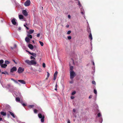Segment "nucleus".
Segmentation results:
<instances>
[{"instance_id": "6e6552de", "label": "nucleus", "mask_w": 123, "mask_h": 123, "mask_svg": "<svg viewBox=\"0 0 123 123\" xmlns=\"http://www.w3.org/2000/svg\"><path fill=\"white\" fill-rule=\"evenodd\" d=\"M22 13L25 16H27L28 15V13L25 10H23L22 11Z\"/></svg>"}, {"instance_id": "338daca9", "label": "nucleus", "mask_w": 123, "mask_h": 123, "mask_svg": "<svg viewBox=\"0 0 123 123\" xmlns=\"http://www.w3.org/2000/svg\"><path fill=\"white\" fill-rule=\"evenodd\" d=\"M17 84H18L19 85V86H21L20 84L18 82V83H17Z\"/></svg>"}, {"instance_id": "f03ea898", "label": "nucleus", "mask_w": 123, "mask_h": 123, "mask_svg": "<svg viewBox=\"0 0 123 123\" xmlns=\"http://www.w3.org/2000/svg\"><path fill=\"white\" fill-rule=\"evenodd\" d=\"M34 112L35 113H37V112H41L42 111V110L41 108L40 107H37L36 108V109H35L34 110Z\"/></svg>"}, {"instance_id": "0e129e2a", "label": "nucleus", "mask_w": 123, "mask_h": 123, "mask_svg": "<svg viewBox=\"0 0 123 123\" xmlns=\"http://www.w3.org/2000/svg\"><path fill=\"white\" fill-rule=\"evenodd\" d=\"M26 28L27 30H28L29 29V28L27 27L26 26Z\"/></svg>"}, {"instance_id": "4468645a", "label": "nucleus", "mask_w": 123, "mask_h": 123, "mask_svg": "<svg viewBox=\"0 0 123 123\" xmlns=\"http://www.w3.org/2000/svg\"><path fill=\"white\" fill-rule=\"evenodd\" d=\"M7 66V64L5 63V64H2L0 66L2 68H6Z\"/></svg>"}, {"instance_id": "6ab92c4d", "label": "nucleus", "mask_w": 123, "mask_h": 123, "mask_svg": "<svg viewBox=\"0 0 123 123\" xmlns=\"http://www.w3.org/2000/svg\"><path fill=\"white\" fill-rule=\"evenodd\" d=\"M28 47L29 48L31 49H32L33 48V46L32 44H28Z\"/></svg>"}, {"instance_id": "c756f323", "label": "nucleus", "mask_w": 123, "mask_h": 123, "mask_svg": "<svg viewBox=\"0 0 123 123\" xmlns=\"http://www.w3.org/2000/svg\"><path fill=\"white\" fill-rule=\"evenodd\" d=\"M4 61L2 59H1L0 60V65L1 66V65L3 64V63H4Z\"/></svg>"}, {"instance_id": "9b49d317", "label": "nucleus", "mask_w": 123, "mask_h": 123, "mask_svg": "<svg viewBox=\"0 0 123 123\" xmlns=\"http://www.w3.org/2000/svg\"><path fill=\"white\" fill-rule=\"evenodd\" d=\"M80 8V10L81 13L82 14H84L85 13V11L84 9L83 8V7H81Z\"/></svg>"}, {"instance_id": "473e14b6", "label": "nucleus", "mask_w": 123, "mask_h": 123, "mask_svg": "<svg viewBox=\"0 0 123 123\" xmlns=\"http://www.w3.org/2000/svg\"><path fill=\"white\" fill-rule=\"evenodd\" d=\"M39 43L41 46H43V42H42L40 41H39Z\"/></svg>"}, {"instance_id": "3c124183", "label": "nucleus", "mask_w": 123, "mask_h": 123, "mask_svg": "<svg viewBox=\"0 0 123 123\" xmlns=\"http://www.w3.org/2000/svg\"><path fill=\"white\" fill-rule=\"evenodd\" d=\"M74 97L73 96H71V98L72 99H73L74 98Z\"/></svg>"}, {"instance_id": "412c9836", "label": "nucleus", "mask_w": 123, "mask_h": 123, "mask_svg": "<svg viewBox=\"0 0 123 123\" xmlns=\"http://www.w3.org/2000/svg\"><path fill=\"white\" fill-rule=\"evenodd\" d=\"M69 66H70V71H74L73 70L74 68V67L73 66H71V65L70 64L69 65Z\"/></svg>"}, {"instance_id": "bf43d9fd", "label": "nucleus", "mask_w": 123, "mask_h": 123, "mask_svg": "<svg viewBox=\"0 0 123 123\" xmlns=\"http://www.w3.org/2000/svg\"><path fill=\"white\" fill-rule=\"evenodd\" d=\"M92 63L93 64V65L94 66V62L93 61H92Z\"/></svg>"}, {"instance_id": "ddd939ff", "label": "nucleus", "mask_w": 123, "mask_h": 123, "mask_svg": "<svg viewBox=\"0 0 123 123\" xmlns=\"http://www.w3.org/2000/svg\"><path fill=\"white\" fill-rule=\"evenodd\" d=\"M9 90L11 92L13 91L14 90V86L13 85H11Z\"/></svg>"}, {"instance_id": "f704fd0d", "label": "nucleus", "mask_w": 123, "mask_h": 123, "mask_svg": "<svg viewBox=\"0 0 123 123\" xmlns=\"http://www.w3.org/2000/svg\"><path fill=\"white\" fill-rule=\"evenodd\" d=\"M94 93L96 94H97V90L96 89H94Z\"/></svg>"}, {"instance_id": "cd10ccee", "label": "nucleus", "mask_w": 123, "mask_h": 123, "mask_svg": "<svg viewBox=\"0 0 123 123\" xmlns=\"http://www.w3.org/2000/svg\"><path fill=\"white\" fill-rule=\"evenodd\" d=\"M34 31V30H30L29 31V32H28V33L30 34H31Z\"/></svg>"}, {"instance_id": "4c0bfd02", "label": "nucleus", "mask_w": 123, "mask_h": 123, "mask_svg": "<svg viewBox=\"0 0 123 123\" xmlns=\"http://www.w3.org/2000/svg\"><path fill=\"white\" fill-rule=\"evenodd\" d=\"M43 68H44L46 67L45 64L44 63H43Z\"/></svg>"}, {"instance_id": "052dcab7", "label": "nucleus", "mask_w": 123, "mask_h": 123, "mask_svg": "<svg viewBox=\"0 0 123 123\" xmlns=\"http://www.w3.org/2000/svg\"><path fill=\"white\" fill-rule=\"evenodd\" d=\"M92 96L91 95L89 97V98H92Z\"/></svg>"}, {"instance_id": "58836bf2", "label": "nucleus", "mask_w": 123, "mask_h": 123, "mask_svg": "<svg viewBox=\"0 0 123 123\" xmlns=\"http://www.w3.org/2000/svg\"><path fill=\"white\" fill-rule=\"evenodd\" d=\"M76 92L75 91H74L72 92V94L73 95H74V94H75Z\"/></svg>"}, {"instance_id": "8fccbe9b", "label": "nucleus", "mask_w": 123, "mask_h": 123, "mask_svg": "<svg viewBox=\"0 0 123 123\" xmlns=\"http://www.w3.org/2000/svg\"><path fill=\"white\" fill-rule=\"evenodd\" d=\"M68 18H69L70 19L71 18V16L70 15H68Z\"/></svg>"}, {"instance_id": "e2e57ef3", "label": "nucleus", "mask_w": 123, "mask_h": 123, "mask_svg": "<svg viewBox=\"0 0 123 123\" xmlns=\"http://www.w3.org/2000/svg\"><path fill=\"white\" fill-rule=\"evenodd\" d=\"M2 120V118L0 117V121Z\"/></svg>"}, {"instance_id": "1a4fd4ad", "label": "nucleus", "mask_w": 123, "mask_h": 123, "mask_svg": "<svg viewBox=\"0 0 123 123\" xmlns=\"http://www.w3.org/2000/svg\"><path fill=\"white\" fill-rule=\"evenodd\" d=\"M17 70V68L16 67H13L11 69L10 72H13L14 71H15Z\"/></svg>"}, {"instance_id": "c9c22d12", "label": "nucleus", "mask_w": 123, "mask_h": 123, "mask_svg": "<svg viewBox=\"0 0 123 123\" xmlns=\"http://www.w3.org/2000/svg\"><path fill=\"white\" fill-rule=\"evenodd\" d=\"M34 106L33 105H30L29 106V107L30 108H31L33 107Z\"/></svg>"}, {"instance_id": "49530a36", "label": "nucleus", "mask_w": 123, "mask_h": 123, "mask_svg": "<svg viewBox=\"0 0 123 123\" xmlns=\"http://www.w3.org/2000/svg\"><path fill=\"white\" fill-rule=\"evenodd\" d=\"M14 82L16 84H17L18 83V82L15 80H14Z\"/></svg>"}, {"instance_id": "864d4df0", "label": "nucleus", "mask_w": 123, "mask_h": 123, "mask_svg": "<svg viewBox=\"0 0 123 123\" xmlns=\"http://www.w3.org/2000/svg\"><path fill=\"white\" fill-rule=\"evenodd\" d=\"M12 61H13L15 63V64H17V63L15 62V60H12Z\"/></svg>"}, {"instance_id": "2eb2a0df", "label": "nucleus", "mask_w": 123, "mask_h": 123, "mask_svg": "<svg viewBox=\"0 0 123 123\" xmlns=\"http://www.w3.org/2000/svg\"><path fill=\"white\" fill-rule=\"evenodd\" d=\"M25 62L28 65H30V61L28 60H25Z\"/></svg>"}, {"instance_id": "393cba45", "label": "nucleus", "mask_w": 123, "mask_h": 123, "mask_svg": "<svg viewBox=\"0 0 123 123\" xmlns=\"http://www.w3.org/2000/svg\"><path fill=\"white\" fill-rule=\"evenodd\" d=\"M19 18L20 19H22L23 18V16L22 15H18Z\"/></svg>"}, {"instance_id": "6e6d98bb", "label": "nucleus", "mask_w": 123, "mask_h": 123, "mask_svg": "<svg viewBox=\"0 0 123 123\" xmlns=\"http://www.w3.org/2000/svg\"><path fill=\"white\" fill-rule=\"evenodd\" d=\"M67 123H70V120H68Z\"/></svg>"}, {"instance_id": "37998d69", "label": "nucleus", "mask_w": 123, "mask_h": 123, "mask_svg": "<svg viewBox=\"0 0 123 123\" xmlns=\"http://www.w3.org/2000/svg\"><path fill=\"white\" fill-rule=\"evenodd\" d=\"M71 33V31H68L67 32V34H69Z\"/></svg>"}, {"instance_id": "de8ad7c7", "label": "nucleus", "mask_w": 123, "mask_h": 123, "mask_svg": "<svg viewBox=\"0 0 123 123\" xmlns=\"http://www.w3.org/2000/svg\"><path fill=\"white\" fill-rule=\"evenodd\" d=\"M102 120H102V119L101 118H100V122L101 123L102 122Z\"/></svg>"}, {"instance_id": "680f3d73", "label": "nucleus", "mask_w": 123, "mask_h": 123, "mask_svg": "<svg viewBox=\"0 0 123 123\" xmlns=\"http://www.w3.org/2000/svg\"><path fill=\"white\" fill-rule=\"evenodd\" d=\"M11 80H12L13 81H14V80H15L14 79H12V78H11Z\"/></svg>"}, {"instance_id": "5701e85b", "label": "nucleus", "mask_w": 123, "mask_h": 123, "mask_svg": "<svg viewBox=\"0 0 123 123\" xmlns=\"http://www.w3.org/2000/svg\"><path fill=\"white\" fill-rule=\"evenodd\" d=\"M25 40L27 43H28L29 42L30 39L29 37H26L25 38Z\"/></svg>"}, {"instance_id": "13d9d810", "label": "nucleus", "mask_w": 123, "mask_h": 123, "mask_svg": "<svg viewBox=\"0 0 123 123\" xmlns=\"http://www.w3.org/2000/svg\"><path fill=\"white\" fill-rule=\"evenodd\" d=\"M22 105L24 106H25L26 105H25V104H24V103H23V104H22Z\"/></svg>"}, {"instance_id": "c03bdc74", "label": "nucleus", "mask_w": 123, "mask_h": 123, "mask_svg": "<svg viewBox=\"0 0 123 123\" xmlns=\"http://www.w3.org/2000/svg\"><path fill=\"white\" fill-rule=\"evenodd\" d=\"M92 83L93 84L95 85L96 84V83L93 80L92 81Z\"/></svg>"}, {"instance_id": "ea45409f", "label": "nucleus", "mask_w": 123, "mask_h": 123, "mask_svg": "<svg viewBox=\"0 0 123 123\" xmlns=\"http://www.w3.org/2000/svg\"><path fill=\"white\" fill-rule=\"evenodd\" d=\"M47 78H48L49 77V75H50V74H49V73L48 72H47Z\"/></svg>"}, {"instance_id": "0eeeda50", "label": "nucleus", "mask_w": 123, "mask_h": 123, "mask_svg": "<svg viewBox=\"0 0 123 123\" xmlns=\"http://www.w3.org/2000/svg\"><path fill=\"white\" fill-rule=\"evenodd\" d=\"M16 20L14 18H13L11 20V22L12 24L14 25H16L17 24V23L16 21Z\"/></svg>"}, {"instance_id": "09e8293b", "label": "nucleus", "mask_w": 123, "mask_h": 123, "mask_svg": "<svg viewBox=\"0 0 123 123\" xmlns=\"http://www.w3.org/2000/svg\"><path fill=\"white\" fill-rule=\"evenodd\" d=\"M2 86L3 88H6V85H2Z\"/></svg>"}, {"instance_id": "4be33fe9", "label": "nucleus", "mask_w": 123, "mask_h": 123, "mask_svg": "<svg viewBox=\"0 0 123 123\" xmlns=\"http://www.w3.org/2000/svg\"><path fill=\"white\" fill-rule=\"evenodd\" d=\"M9 114L13 117V118H15V115L13 113L10 111H9Z\"/></svg>"}, {"instance_id": "5fc2aeb1", "label": "nucleus", "mask_w": 123, "mask_h": 123, "mask_svg": "<svg viewBox=\"0 0 123 123\" xmlns=\"http://www.w3.org/2000/svg\"><path fill=\"white\" fill-rule=\"evenodd\" d=\"M39 36H40V34L39 33H38V34L37 35V37H39Z\"/></svg>"}, {"instance_id": "a211bd4d", "label": "nucleus", "mask_w": 123, "mask_h": 123, "mask_svg": "<svg viewBox=\"0 0 123 123\" xmlns=\"http://www.w3.org/2000/svg\"><path fill=\"white\" fill-rule=\"evenodd\" d=\"M29 53L31 55H32L33 56L36 57V55L35 53H31V52L28 51Z\"/></svg>"}, {"instance_id": "bb28decb", "label": "nucleus", "mask_w": 123, "mask_h": 123, "mask_svg": "<svg viewBox=\"0 0 123 123\" xmlns=\"http://www.w3.org/2000/svg\"><path fill=\"white\" fill-rule=\"evenodd\" d=\"M0 113L1 115L3 116H6V113L3 111L1 112Z\"/></svg>"}, {"instance_id": "423d86ee", "label": "nucleus", "mask_w": 123, "mask_h": 123, "mask_svg": "<svg viewBox=\"0 0 123 123\" xmlns=\"http://www.w3.org/2000/svg\"><path fill=\"white\" fill-rule=\"evenodd\" d=\"M30 65H34L36 64L37 62L35 60H32L30 61Z\"/></svg>"}, {"instance_id": "4d7b16f0", "label": "nucleus", "mask_w": 123, "mask_h": 123, "mask_svg": "<svg viewBox=\"0 0 123 123\" xmlns=\"http://www.w3.org/2000/svg\"><path fill=\"white\" fill-rule=\"evenodd\" d=\"M17 122L19 123H20L21 122L19 120H17Z\"/></svg>"}, {"instance_id": "c85d7f7f", "label": "nucleus", "mask_w": 123, "mask_h": 123, "mask_svg": "<svg viewBox=\"0 0 123 123\" xmlns=\"http://www.w3.org/2000/svg\"><path fill=\"white\" fill-rule=\"evenodd\" d=\"M16 100L17 102H19L20 101V99L18 97L16 98Z\"/></svg>"}, {"instance_id": "2f4dec72", "label": "nucleus", "mask_w": 123, "mask_h": 123, "mask_svg": "<svg viewBox=\"0 0 123 123\" xmlns=\"http://www.w3.org/2000/svg\"><path fill=\"white\" fill-rule=\"evenodd\" d=\"M28 37H29L30 38H32V36L31 35H30V34L28 33L27 34Z\"/></svg>"}, {"instance_id": "69168bd1", "label": "nucleus", "mask_w": 123, "mask_h": 123, "mask_svg": "<svg viewBox=\"0 0 123 123\" xmlns=\"http://www.w3.org/2000/svg\"><path fill=\"white\" fill-rule=\"evenodd\" d=\"M69 25H67L66 26V27H67V28L68 27H69Z\"/></svg>"}, {"instance_id": "a19ab883", "label": "nucleus", "mask_w": 123, "mask_h": 123, "mask_svg": "<svg viewBox=\"0 0 123 123\" xmlns=\"http://www.w3.org/2000/svg\"><path fill=\"white\" fill-rule=\"evenodd\" d=\"M30 58L31 59H34L35 60V59H36L34 57V56H31Z\"/></svg>"}, {"instance_id": "aec40b11", "label": "nucleus", "mask_w": 123, "mask_h": 123, "mask_svg": "<svg viewBox=\"0 0 123 123\" xmlns=\"http://www.w3.org/2000/svg\"><path fill=\"white\" fill-rule=\"evenodd\" d=\"M89 34H90L89 35V38L91 40H92L91 42H92V34L91 33H90Z\"/></svg>"}, {"instance_id": "a18cd8bd", "label": "nucleus", "mask_w": 123, "mask_h": 123, "mask_svg": "<svg viewBox=\"0 0 123 123\" xmlns=\"http://www.w3.org/2000/svg\"><path fill=\"white\" fill-rule=\"evenodd\" d=\"M73 80H72L71 81H70L69 82L71 84H72L73 82Z\"/></svg>"}, {"instance_id": "e433bc0d", "label": "nucleus", "mask_w": 123, "mask_h": 123, "mask_svg": "<svg viewBox=\"0 0 123 123\" xmlns=\"http://www.w3.org/2000/svg\"><path fill=\"white\" fill-rule=\"evenodd\" d=\"M101 116V114L100 113H99L98 114V117H100Z\"/></svg>"}, {"instance_id": "f3484780", "label": "nucleus", "mask_w": 123, "mask_h": 123, "mask_svg": "<svg viewBox=\"0 0 123 123\" xmlns=\"http://www.w3.org/2000/svg\"><path fill=\"white\" fill-rule=\"evenodd\" d=\"M77 0L78 1V4H78V6L79 7V8H80L81 7H83L82 6L81 3H80V1L79 0Z\"/></svg>"}, {"instance_id": "f257e3e1", "label": "nucleus", "mask_w": 123, "mask_h": 123, "mask_svg": "<svg viewBox=\"0 0 123 123\" xmlns=\"http://www.w3.org/2000/svg\"><path fill=\"white\" fill-rule=\"evenodd\" d=\"M70 77L71 80H73L74 77L76 76V74L74 71H70Z\"/></svg>"}, {"instance_id": "774afa93", "label": "nucleus", "mask_w": 123, "mask_h": 123, "mask_svg": "<svg viewBox=\"0 0 123 123\" xmlns=\"http://www.w3.org/2000/svg\"><path fill=\"white\" fill-rule=\"evenodd\" d=\"M57 83H56V84L55 86V87L57 88Z\"/></svg>"}, {"instance_id": "dca6fc26", "label": "nucleus", "mask_w": 123, "mask_h": 123, "mask_svg": "<svg viewBox=\"0 0 123 123\" xmlns=\"http://www.w3.org/2000/svg\"><path fill=\"white\" fill-rule=\"evenodd\" d=\"M87 31L88 32L89 34L90 33H91L90 29L89 26L87 27Z\"/></svg>"}, {"instance_id": "20e7f679", "label": "nucleus", "mask_w": 123, "mask_h": 123, "mask_svg": "<svg viewBox=\"0 0 123 123\" xmlns=\"http://www.w3.org/2000/svg\"><path fill=\"white\" fill-rule=\"evenodd\" d=\"M24 68H22L21 67L19 68L18 70V72L19 74H21L24 71Z\"/></svg>"}, {"instance_id": "79ce46f5", "label": "nucleus", "mask_w": 123, "mask_h": 123, "mask_svg": "<svg viewBox=\"0 0 123 123\" xmlns=\"http://www.w3.org/2000/svg\"><path fill=\"white\" fill-rule=\"evenodd\" d=\"M68 40L71 39V36H68Z\"/></svg>"}, {"instance_id": "603ef678", "label": "nucleus", "mask_w": 123, "mask_h": 123, "mask_svg": "<svg viewBox=\"0 0 123 123\" xmlns=\"http://www.w3.org/2000/svg\"><path fill=\"white\" fill-rule=\"evenodd\" d=\"M18 30L19 31H20L21 30V27H19L18 28Z\"/></svg>"}, {"instance_id": "9d476101", "label": "nucleus", "mask_w": 123, "mask_h": 123, "mask_svg": "<svg viewBox=\"0 0 123 123\" xmlns=\"http://www.w3.org/2000/svg\"><path fill=\"white\" fill-rule=\"evenodd\" d=\"M18 81L22 84H25L26 83L25 81L23 80H18Z\"/></svg>"}, {"instance_id": "72a5a7b5", "label": "nucleus", "mask_w": 123, "mask_h": 123, "mask_svg": "<svg viewBox=\"0 0 123 123\" xmlns=\"http://www.w3.org/2000/svg\"><path fill=\"white\" fill-rule=\"evenodd\" d=\"M2 74H8V73L6 71H5L4 72H2L1 73Z\"/></svg>"}, {"instance_id": "a878e982", "label": "nucleus", "mask_w": 123, "mask_h": 123, "mask_svg": "<svg viewBox=\"0 0 123 123\" xmlns=\"http://www.w3.org/2000/svg\"><path fill=\"white\" fill-rule=\"evenodd\" d=\"M76 111V110L74 109H73V114L74 116L76 117V116L75 115V112Z\"/></svg>"}, {"instance_id": "7ed1b4c3", "label": "nucleus", "mask_w": 123, "mask_h": 123, "mask_svg": "<svg viewBox=\"0 0 123 123\" xmlns=\"http://www.w3.org/2000/svg\"><path fill=\"white\" fill-rule=\"evenodd\" d=\"M39 117L40 118H41V121L42 122H43L44 121V116L40 113H39L38 114Z\"/></svg>"}, {"instance_id": "b1692460", "label": "nucleus", "mask_w": 123, "mask_h": 123, "mask_svg": "<svg viewBox=\"0 0 123 123\" xmlns=\"http://www.w3.org/2000/svg\"><path fill=\"white\" fill-rule=\"evenodd\" d=\"M11 85L9 84H8L6 85V88L7 89H9Z\"/></svg>"}, {"instance_id": "39448f33", "label": "nucleus", "mask_w": 123, "mask_h": 123, "mask_svg": "<svg viewBox=\"0 0 123 123\" xmlns=\"http://www.w3.org/2000/svg\"><path fill=\"white\" fill-rule=\"evenodd\" d=\"M31 3L30 1L29 0H27L25 3L24 5L25 6H29Z\"/></svg>"}, {"instance_id": "f8f14e48", "label": "nucleus", "mask_w": 123, "mask_h": 123, "mask_svg": "<svg viewBox=\"0 0 123 123\" xmlns=\"http://www.w3.org/2000/svg\"><path fill=\"white\" fill-rule=\"evenodd\" d=\"M57 73L58 72L57 71H55V72L54 78V80H55L56 78Z\"/></svg>"}, {"instance_id": "7c9ffc66", "label": "nucleus", "mask_w": 123, "mask_h": 123, "mask_svg": "<svg viewBox=\"0 0 123 123\" xmlns=\"http://www.w3.org/2000/svg\"><path fill=\"white\" fill-rule=\"evenodd\" d=\"M5 63L6 64H8L10 63V62L9 61L7 60H6L5 61Z\"/></svg>"}]
</instances>
